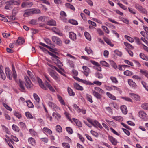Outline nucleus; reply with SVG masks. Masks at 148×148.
<instances>
[{"label":"nucleus","instance_id":"44","mask_svg":"<svg viewBox=\"0 0 148 148\" xmlns=\"http://www.w3.org/2000/svg\"><path fill=\"white\" fill-rule=\"evenodd\" d=\"M96 76L99 79H101L103 77L102 74L99 72L96 73Z\"/></svg>","mask_w":148,"mask_h":148},{"label":"nucleus","instance_id":"20","mask_svg":"<svg viewBox=\"0 0 148 148\" xmlns=\"http://www.w3.org/2000/svg\"><path fill=\"white\" fill-rule=\"evenodd\" d=\"M92 93L93 95L97 98L98 99H101V95L99 93L96 92L94 90H92Z\"/></svg>","mask_w":148,"mask_h":148},{"label":"nucleus","instance_id":"37","mask_svg":"<svg viewBox=\"0 0 148 148\" xmlns=\"http://www.w3.org/2000/svg\"><path fill=\"white\" fill-rule=\"evenodd\" d=\"M69 22L70 23L75 25H77L78 24V23L77 21L73 19L69 20Z\"/></svg>","mask_w":148,"mask_h":148},{"label":"nucleus","instance_id":"26","mask_svg":"<svg viewBox=\"0 0 148 148\" xmlns=\"http://www.w3.org/2000/svg\"><path fill=\"white\" fill-rule=\"evenodd\" d=\"M44 40L47 44L50 45V47L53 48L54 47V45L51 44V41L48 38H45L44 39Z\"/></svg>","mask_w":148,"mask_h":148},{"label":"nucleus","instance_id":"31","mask_svg":"<svg viewBox=\"0 0 148 148\" xmlns=\"http://www.w3.org/2000/svg\"><path fill=\"white\" fill-rule=\"evenodd\" d=\"M140 56L143 60L147 61L148 60V57L145 56L143 53H140Z\"/></svg>","mask_w":148,"mask_h":148},{"label":"nucleus","instance_id":"41","mask_svg":"<svg viewBox=\"0 0 148 148\" xmlns=\"http://www.w3.org/2000/svg\"><path fill=\"white\" fill-rule=\"evenodd\" d=\"M110 79L112 82L114 83L117 84L118 83V81L116 78L115 77L111 76L110 77Z\"/></svg>","mask_w":148,"mask_h":148},{"label":"nucleus","instance_id":"1","mask_svg":"<svg viewBox=\"0 0 148 148\" xmlns=\"http://www.w3.org/2000/svg\"><path fill=\"white\" fill-rule=\"evenodd\" d=\"M20 2L19 0H10L9 1L5 3L6 5L5 9L6 10H9L12 8V6L14 5L20 4Z\"/></svg>","mask_w":148,"mask_h":148},{"label":"nucleus","instance_id":"13","mask_svg":"<svg viewBox=\"0 0 148 148\" xmlns=\"http://www.w3.org/2000/svg\"><path fill=\"white\" fill-rule=\"evenodd\" d=\"M47 25L51 26H56V22L55 21L51 19L48 21L47 22Z\"/></svg>","mask_w":148,"mask_h":148},{"label":"nucleus","instance_id":"55","mask_svg":"<svg viewBox=\"0 0 148 148\" xmlns=\"http://www.w3.org/2000/svg\"><path fill=\"white\" fill-rule=\"evenodd\" d=\"M113 90H116L119 92L120 93L122 92V91L120 88L115 86H113Z\"/></svg>","mask_w":148,"mask_h":148},{"label":"nucleus","instance_id":"54","mask_svg":"<svg viewBox=\"0 0 148 148\" xmlns=\"http://www.w3.org/2000/svg\"><path fill=\"white\" fill-rule=\"evenodd\" d=\"M62 145L64 148H70L69 144L66 143H62Z\"/></svg>","mask_w":148,"mask_h":148},{"label":"nucleus","instance_id":"11","mask_svg":"<svg viewBox=\"0 0 148 148\" xmlns=\"http://www.w3.org/2000/svg\"><path fill=\"white\" fill-rule=\"evenodd\" d=\"M82 68L84 70V73L86 76L88 75L89 73L90 72L89 69L86 66H83Z\"/></svg>","mask_w":148,"mask_h":148},{"label":"nucleus","instance_id":"45","mask_svg":"<svg viewBox=\"0 0 148 148\" xmlns=\"http://www.w3.org/2000/svg\"><path fill=\"white\" fill-rule=\"evenodd\" d=\"M40 45H41L43 47H47L49 49L50 51H52V50H53V49L51 48L50 46H48L45 45V44L43 43H42V42L40 43Z\"/></svg>","mask_w":148,"mask_h":148},{"label":"nucleus","instance_id":"12","mask_svg":"<svg viewBox=\"0 0 148 148\" xmlns=\"http://www.w3.org/2000/svg\"><path fill=\"white\" fill-rule=\"evenodd\" d=\"M130 95L132 98L136 101H139L140 100V98L138 95L132 93H130Z\"/></svg>","mask_w":148,"mask_h":148},{"label":"nucleus","instance_id":"34","mask_svg":"<svg viewBox=\"0 0 148 148\" xmlns=\"http://www.w3.org/2000/svg\"><path fill=\"white\" fill-rule=\"evenodd\" d=\"M52 115L53 116L55 117L56 118H57L58 120V119H60L61 117V115L57 113L53 112V113Z\"/></svg>","mask_w":148,"mask_h":148},{"label":"nucleus","instance_id":"36","mask_svg":"<svg viewBox=\"0 0 148 148\" xmlns=\"http://www.w3.org/2000/svg\"><path fill=\"white\" fill-rule=\"evenodd\" d=\"M85 50L87 52L88 54H89L91 53L92 54H93V51L90 48H87V47H86Z\"/></svg>","mask_w":148,"mask_h":148},{"label":"nucleus","instance_id":"10","mask_svg":"<svg viewBox=\"0 0 148 148\" xmlns=\"http://www.w3.org/2000/svg\"><path fill=\"white\" fill-rule=\"evenodd\" d=\"M24 84V82L23 81L19 80V86L20 87V90L22 92H24L25 90Z\"/></svg>","mask_w":148,"mask_h":148},{"label":"nucleus","instance_id":"43","mask_svg":"<svg viewBox=\"0 0 148 148\" xmlns=\"http://www.w3.org/2000/svg\"><path fill=\"white\" fill-rule=\"evenodd\" d=\"M37 22V20L33 19L31 20L29 22V23L31 25H36Z\"/></svg>","mask_w":148,"mask_h":148},{"label":"nucleus","instance_id":"56","mask_svg":"<svg viewBox=\"0 0 148 148\" xmlns=\"http://www.w3.org/2000/svg\"><path fill=\"white\" fill-rule=\"evenodd\" d=\"M74 108L79 112H81V110L80 109L78 106L76 104H74L73 105Z\"/></svg>","mask_w":148,"mask_h":148},{"label":"nucleus","instance_id":"29","mask_svg":"<svg viewBox=\"0 0 148 148\" xmlns=\"http://www.w3.org/2000/svg\"><path fill=\"white\" fill-rule=\"evenodd\" d=\"M33 12H32V10H27V12H25L24 14V16L25 17L28 16L30 14H32Z\"/></svg>","mask_w":148,"mask_h":148},{"label":"nucleus","instance_id":"16","mask_svg":"<svg viewBox=\"0 0 148 148\" xmlns=\"http://www.w3.org/2000/svg\"><path fill=\"white\" fill-rule=\"evenodd\" d=\"M69 38L73 40H75L76 39V34L72 32H71L69 33Z\"/></svg>","mask_w":148,"mask_h":148},{"label":"nucleus","instance_id":"42","mask_svg":"<svg viewBox=\"0 0 148 148\" xmlns=\"http://www.w3.org/2000/svg\"><path fill=\"white\" fill-rule=\"evenodd\" d=\"M66 6L68 8H70L73 10H75V8L73 6L71 5L70 3H67L66 4Z\"/></svg>","mask_w":148,"mask_h":148},{"label":"nucleus","instance_id":"35","mask_svg":"<svg viewBox=\"0 0 148 148\" xmlns=\"http://www.w3.org/2000/svg\"><path fill=\"white\" fill-rule=\"evenodd\" d=\"M124 74L126 76H130L133 75L132 73L129 70H126L124 71Z\"/></svg>","mask_w":148,"mask_h":148},{"label":"nucleus","instance_id":"40","mask_svg":"<svg viewBox=\"0 0 148 148\" xmlns=\"http://www.w3.org/2000/svg\"><path fill=\"white\" fill-rule=\"evenodd\" d=\"M33 96L36 102L38 103H39L40 101V99L38 96L36 94L34 93Z\"/></svg>","mask_w":148,"mask_h":148},{"label":"nucleus","instance_id":"59","mask_svg":"<svg viewBox=\"0 0 148 148\" xmlns=\"http://www.w3.org/2000/svg\"><path fill=\"white\" fill-rule=\"evenodd\" d=\"M141 83L144 88L148 91V86H147L146 83L143 81Z\"/></svg>","mask_w":148,"mask_h":148},{"label":"nucleus","instance_id":"19","mask_svg":"<svg viewBox=\"0 0 148 148\" xmlns=\"http://www.w3.org/2000/svg\"><path fill=\"white\" fill-rule=\"evenodd\" d=\"M74 86L75 88L78 90L82 91L83 90V88L77 83H75L74 84Z\"/></svg>","mask_w":148,"mask_h":148},{"label":"nucleus","instance_id":"27","mask_svg":"<svg viewBox=\"0 0 148 148\" xmlns=\"http://www.w3.org/2000/svg\"><path fill=\"white\" fill-rule=\"evenodd\" d=\"M67 91L70 96H74L75 95L74 92L69 87H68Z\"/></svg>","mask_w":148,"mask_h":148},{"label":"nucleus","instance_id":"18","mask_svg":"<svg viewBox=\"0 0 148 148\" xmlns=\"http://www.w3.org/2000/svg\"><path fill=\"white\" fill-rule=\"evenodd\" d=\"M25 42L24 39L23 38L19 37L16 42V45H18L19 44H22Z\"/></svg>","mask_w":148,"mask_h":148},{"label":"nucleus","instance_id":"3","mask_svg":"<svg viewBox=\"0 0 148 148\" xmlns=\"http://www.w3.org/2000/svg\"><path fill=\"white\" fill-rule=\"evenodd\" d=\"M138 115L139 117L144 120H146L147 119V115L144 111H140L138 113Z\"/></svg>","mask_w":148,"mask_h":148},{"label":"nucleus","instance_id":"57","mask_svg":"<svg viewBox=\"0 0 148 148\" xmlns=\"http://www.w3.org/2000/svg\"><path fill=\"white\" fill-rule=\"evenodd\" d=\"M25 114L27 118H33L32 114L29 112H27L25 113Z\"/></svg>","mask_w":148,"mask_h":148},{"label":"nucleus","instance_id":"21","mask_svg":"<svg viewBox=\"0 0 148 148\" xmlns=\"http://www.w3.org/2000/svg\"><path fill=\"white\" fill-rule=\"evenodd\" d=\"M128 82L129 84L131 86L133 87H136V83L130 79L128 80Z\"/></svg>","mask_w":148,"mask_h":148},{"label":"nucleus","instance_id":"30","mask_svg":"<svg viewBox=\"0 0 148 148\" xmlns=\"http://www.w3.org/2000/svg\"><path fill=\"white\" fill-rule=\"evenodd\" d=\"M84 35L86 38L89 41L91 40V37L89 34L87 32H85L84 33Z\"/></svg>","mask_w":148,"mask_h":148},{"label":"nucleus","instance_id":"61","mask_svg":"<svg viewBox=\"0 0 148 148\" xmlns=\"http://www.w3.org/2000/svg\"><path fill=\"white\" fill-rule=\"evenodd\" d=\"M55 69L58 72H59L60 74H62L63 76H65L66 75L62 71V70H61L58 69L57 67H56Z\"/></svg>","mask_w":148,"mask_h":148},{"label":"nucleus","instance_id":"49","mask_svg":"<svg viewBox=\"0 0 148 148\" xmlns=\"http://www.w3.org/2000/svg\"><path fill=\"white\" fill-rule=\"evenodd\" d=\"M67 63L70 67L72 68L74 67V65L73 61L69 60H68Z\"/></svg>","mask_w":148,"mask_h":148},{"label":"nucleus","instance_id":"2","mask_svg":"<svg viewBox=\"0 0 148 148\" xmlns=\"http://www.w3.org/2000/svg\"><path fill=\"white\" fill-rule=\"evenodd\" d=\"M49 54L52 57L51 58L54 63L57 64L58 66H62V62L58 59L59 58L54 54L48 51Z\"/></svg>","mask_w":148,"mask_h":148},{"label":"nucleus","instance_id":"23","mask_svg":"<svg viewBox=\"0 0 148 148\" xmlns=\"http://www.w3.org/2000/svg\"><path fill=\"white\" fill-rule=\"evenodd\" d=\"M72 119L78 127H81L82 126V125L81 122L79 120L74 118H73Z\"/></svg>","mask_w":148,"mask_h":148},{"label":"nucleus","instance_id":"52","mask_svg":"<svg viewBox=\"0 0 148 148\" xmlns=\"http://www.w3.org/2000/svg\"><path fill=\"white\" fill-rule=\"evenodd\" d=\"M106 112L108 113H112V110L110 107H108L106 108Z\"/></svg>","mask_w":148,"mask_h":148},{"label":"nucleus","instance_id":"14","mask_svg":"<svg viewBox=\"0 0 148 148\" xmlns=\"http://www.w3.org/2000/svg\"><path fill=\"white\" fill-rule=\"evenodd\" d=\"M92 125L96 128H99L100 129H101L103 128L102 126L101 125L100 123L96 120L94 121V122Z\"/></svg>","mask_w":148,"mask_h":148},{"label":"nucleus","instance_id":"46","mask_svg":"<svg viewBox=\"0 0 148 148\" xmlns=\"http://www.w3.org/2000/svg\"><path fill=\"white\" fill-rule=\"evenodd\" d=\"M48 104L52 109H54L56 108V105L52 102H49L48 103Z\"/></svg>","mask_w":148,"mask_h":148},{"label":"nucleus","instance_id":"62","mask_svg":"<svg viewBox=\"0 0 148 148\" xmlns=\"http://www.w3.org/2000/svg\"><path fill=\"white\" fill-rule=\"evenodd\" d=\"M124 62L129 65H130L132 66H134L133 63L128 60H124Z\"/></svg>","mask_w":148,"mask_h":148},{"label":"nucleus","instance_id":"60","mask_svg":"<svg viewBox=\"0 0 148 148\" xmlns=\"http://www.w3.org/2000/svg\"><path fill=\"white\" fill-rule=\"evenodd\" d=\"M114 52L118 56H121L122 55V53L121 52L119 51L118 50H116L114 51Z\"/></svg>","mask_w":148,"mask_h":148},{"label":"nucleus","instance_id":"7","mask_svg":"<svg viewBox=\"0 0 148 148\" xmlns=\"http://www.w3.org/2000/svg\"><path fill=\"white\" fill-rule=\"evenodd\" d=\"M109 140L112 143V144L114 145H116L118 142L116 139L112 136L108 135V136Z\"/></svg>","mask_w":148,"mask_h":148},{"label":"nucleus","instance_id":"25","mask_svg":"<svg viewBox=\"0 0 148 148\" xmlns=\"http://www.w3.org/2000/svg\"><path fill=\"white\" fill-rule=\"evenodd\" d=\"M107 96L113 100H116V97L110 92H107L106 93Z\"/></svg>","mask_w":148,"mask_h":148},{"label":"nucleus","instance_id":"48","mask_svg":"<svg viewBox=\"0 0 148 148\" xmlns=\"http://www.w3.org/2000/svg\"><path fill=\"white\" fill-rule=\"evenodd\" d=\"M141 107L143 109L148 110V103H144L142 104Z\"/></svg>","mask_w":148,"mask_h":148},{"label":"nucleus","instance_id":"33","mask_svg":"<svg viewBox=\"0 0 148 148\" xmlns=\"http://www.w3.org/2000/svg\"><path fill=\"white\" fill-rule=\"evenodd\" d=\"M86 96L87 100L89 101L91 103H92L93 102L92 97L91 95L88 94H87L86 95Z\"/></svg>","mask_w":148,"mask_h":148},{"label":"nucleus","instance_id":"24","mask_svg":"<svg viewBox=\"0 0 148 148\" xmlns=\"http://www.w3.org/2000/svg\"><path fill=\"white\" fill-rule=\"evenodd\" d=\"M28 141L32 145H34L36 144L35 140L32 138L30 137L28 138Z\"/></svg>","mask_w":148,"mask_h":148},{"label":"nucleus","instance_id":"51","mask_svg":"<svg viewBox=\"0 0 148 148\" xmlns=\"http://www.w3.org/2000/svg\"><path fill=\"white\" fill-rule=\"evenodd\" d=\"M100 63L101 64L105 66L109 67V64L107 63L106 62L104 61H103L100 62Z\"/></svg>","mask_w":148,"mask_h":148},{"label":"nucleus","instance_id":"4","mask_svg":"<svg viewBox=\"0 0 148 148\" xmlns=\"http://www.w3.org/2000/svg\"><path fill=\"white\" fill-rule=\"evenodd\" d=\"M52 40L53 42H55L59 45H62V42L60 38H59L54 36L52 37Z\"/></svg>","mask_w":148,"mask_h":148},{"label":"nucleus","instance_id":"47","mask_svg":"<svg viewBox=\"0 0 148 148\" xmlns=\"http://www.w3.org/2000/svg\"><path fill=\"white\" fill-rule=\"evenodd\" d=\"M26 102L27 103V105L29 108H32L34 107L32 103L30 101H26Z\"/></svg>","mask_w":148,"mask_h":148},{"label":"nucleus","instance_id":"6","mask_svg":"<svg viewBox=\"0 0 148 148\" xmlns=\"http://www.w3.org/2000/svg\"><path fill=\"white\" fill-rule=\"evenodd\" d=\"M135 7L142 13L145 14H147V12L139 4H136L135 5Z\"/></svg>","mask_w":148,"mask_h":148},{"label":"nucleus","instance_id":"64","mask_svg":"<svg viewBox=\"0 0 148 148\" xmlns=\"http://www.w3.org/2000/svg\"><path fill=\"white\" fill-rule=\"evenodd\" d=\"M29 132L31 134L32 136H35L37 135V133L34 130H29Z\"/></svg>","mask_w":148,"mask_h":148},{"label":"nucleus","instance_id":"53","mask_svg":"<svg viewBox=\"0 0 148 148\" xmlns=\"http://www.w3.org/2000/svg\"><path fill=\"white\" fill-rule=\"evenodd\" d=\"M117 4L119 5V6L121 7L122 9H123V10H127V8L124 5L120 3H117Z\"/></svg>","mask_w":148,"mask_h":148},{"label":"nucleus","instance_id":"15","mask_svg":"<svg viewBox=\"0 0 148 148\" xmlns=\"http://www.w3.org/2000/svg\"><path fill=\"white\" fill-rule=\"evenodd\" d=\"M38 82L40 86L42 89L45 90H47V88L43 84L42 81L39 78H38Z\"/></svg>","mask_w":148,"mask_h":148},{"label":"nucleus","instance_id":"38","mask_svg":"<svg viewBox=\"0 0 148 148\" xmlns=\"http://www.w3.org/2000/svg\"><path fill=\"white\" fill-rule=\"evenodd\" d=\"M95 89L97 91L99 92H100L102 94H104L105 93V92L104 90H102L101 89L99 88L98 87H95Z\"/></svg>","mask_w":148,"mask_h":148},{"label":"nucleus","instance_id":"50","mask_svg":"<svg viewBox=\"0 0 148 148\" xmlns=\"http://www.w3.org/2000/svg\"><path fill=\"white\" fill-rule=\"evenodd\" d=\"M90 132L94 136L96 137H98L99 135L98 133H97L96 132L94 131L93 130H91Z\"/></svg>","mask_w":148,"mask_h":148},{"label":"nucleus","instance_id":"28","mask_svg":"<svg viewBox=\"0 0 148 148\" xmlns=\"http://www.w3.org/2000/svg\"><path fill=\"white\" fill-rule=\"evenodd\" d=\"M105 41L108 45L111 46L113 47L114 46L113 44H112L110 40L107 38H104Z\"/></svg>","mask_w":148,"mask_h":148},{"label":"nucleus","instance_id":"58","mask_svg":"<svg viewBox=\"0 0 148 148\" xmlns=\"http://www.w3.org/2000/svg\"><path fill=\"white\" fill-rule=\"evenodd\" d=\"M64 114L65 116L69 119V121H71V120L69 117V114L67 112H66L65 111L64 112Z\"/></svg>","mask_w":148,"mask_h":148},{"label":"nucleus","instance_id":"32","mask_svg":"<svg viewBox=\"0 0 148 148\" xmlns=\"http://www.w3.org/2000/svg\"><path fill=\"white\" fill-rule=\"evenodd\" d=\"M140 72L143 74L146 77L148 78V72L146 70L141 69Z\"/></svg>","mask_w":148,"mask_h":148},{"label":"nucleus","instance_id":"39","mask_svg":"<svg viewBox=\"0 0 148 148\" xmlns=\"http://www.w3.org/2000/svg\"><path fill=\"white\" fill-rule=\"evenodd\" d=\"M81 82L83 83L86 85H91L93 84L91 83L90 82L87 81L86 80H84L82 79V81H81Z\"/></svg>","mask_w":148,"mask_h":148},{"label":"nucleus","instance_id":"63","mask_svg":"<svg viewBox=\"0 0 148 148\" xmlns=\"http://www.w3.org/2000/svg\"><path fill=\"white\" fill-rule=\"evenodd\" d=\"M32 12L33 14L36 13L38 14L40 13V10L39 9H34L33 10H32Z\"/></svg>","mask_w":148,"mask_h":148},{"label":"nucleus","instance_id":"5","mask_svg":"<svg viewBox=\"0 0 148 148\" xmlns=\"http://www.w3.org/2000/svg\"><path fill=\"white\" fill-rule=\"evenodd\" d=\"M25 80L26 83L25 84L27 88H30L32 86L31 82L28 76H26L25 77Z\"/></svg>","mask_w":148,"mask_h":148},{"label":"nucleus","instance_id":"8","mask_svg":"<svg viewBox=\"0 0 148 148\" xmlns=\"http://www.w3.org/2000/svg\"><path fill=\"white\" fill-rule=\"evenodd\" d=\"M5 73L7 77L10 80L12 79V76L11 75L10 70L8 67H6L5 69Z\"/></svg>","mask_w":148,"mask_h":148},{"label":"nucleus","instance_id":"9","mask_svg":"<svg viewBox=\"0 0 148 148\" xmlns=\"http://www.w3.org/2000/svg\"><path fill=\"white\" fill-rule=\"evenodd\" d=\"M49 74L56 81L58 80L59 78L58 75L55 71H52L50 72Z\"/></svg>","mask_w":148,"mask_h":148},{"label":"nucleus","instance_id":"17","mask_svg":"<svg viewBox=\"0 0 148 148\" xmlns=\"http://www.w3.org/2000/svg\"><path fill=\"white\" fill-rule=\"evenodd\" d=\"M2 65H1L0 66V74L3 79L5 80L6 78V76L2 70Z\"/></svg>","mask_w":148,"mask_h":148},{"label":"nucleus","instance_id":"22","mask_svg":"<svg viewBox=\"0 0 148 148\" xmlns=\"http://www.w3.org/2000/svg\"><path fill=\"white\" fill-rule=\"evenodd\" d=\"M121 109L123 113L124 114H127V110L126 106L125 105H122L121 106Z\"/></svg>","mask_w":148,"mask_h":148}]
</instances>
